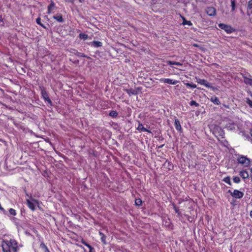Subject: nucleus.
I'll return each instance as SVG.
<instances>
[{"label":"nucleus","mask_w":252,"mask_h":252,"mask_svg":"<svg viewBox=\"0 0 252 252\" xmlns=\"http://www.w3.org/2000/svg\"><path fill=\"white\" fill-rule=\"evenodd\" d=\"M142 201L140 198H137L135 200V204L136 206H140L142 205Z\"/></svg>","instance_id":"nucleus-32"},{"label":"nucleus","mask_w":252,"mask_h":252,"mask_svg":"<svg viewBox=\"0 0 252 252\" xmlns=\"http://www.w3.org/2000/svg\"><path fill=\"white\" fill-rule=\"evenodd\" d=\"M244 79V82L246 85H249L252 86V76L249 72L241 74Z\"/></svg>","instance_id":"nucleus-7"},{"label":"nucleus","mask_w":252,"mask_h":252,"mask_svg":"<svg viewBox=\"0 0 252 252\" xmlns=\"http://www.w3.org/2000/svg\"><path fill=\"white\" fill-rule=\"evenodd\" d=\"M189 105L190 106H195L196 107H198L199 105L198 103H197L195 100H191L190 102H189Z\"/></svg>","instance_id":"nucleus-36"},{"label":"nucleus","mask_w":252,"mask_h":252,"mask_svg":"<svg viewBox=\"0 0 252 252\" xmlns=\"http://www.w3.org/2000/svg\"><path fill=\"white\" fill-rule=\"evenodd\" d=\"M44 252H50L49 250L48 249V248H47V249L45 250Z\"/></svg>","instance_id":"nucleus-41"},{"label":"nucleus","mask_w":252,"mask_h":252,"mask_svg":"<svg viewBox=\"0 0 252 252\" xmlns=\"http://www.w3.org/2000/svg\"><path fill=\"white\" fill-rule=\"evenodd\" d=\"M205 12L209 16H214L216 15V9L214 7L209 6L206 7Z\"/></svg>","instance_id":"nucleus-9"},{"label":"nucleus","mask_w":252,"mask_h":252,"mask_svg":"<svg viewBox=\"0 0 252 252\" xmlns=\"http://www.w3.org/2000/svg\"><path fill=\"white\" fill-rule=\"evenodd\" d=\"M40 90L41 91V95L43 99L45 101H47L51 106H52L53 105V103L50 98H49L48 94L45 90L44 87H40Z\"/></svg>","instance_id":"nucleus-5"},{"label":"nucleus","mask_w":252,"mask_h":252,"mask_svg":"<svg viewBox=\"0 0 252 252\" xmlns=\"http://www.w3.org/2000/svg\"><path fill=\"white\" fill-rule=\"evenodd\" d=\"M196 82L198 84L203 85L207 88H210L212 89L213 90H215V89H216L215 87L211 86L210 85V84L207 80H206L205 79L197 78H196Z\"/></svg>","instance_id":"nucleus-8"},{"label":"nucleus","mask_w":252,"mask_h":252,"mask_svg":"<svg viewBox=\"0 0 252 252\" xmlns=\"http://www.w3.org/2000/svg\"><path fill=\"white\" fill-rule=\"evenodd\" d=\"M173 209H174V211H175L176 213L177 214L178 216H181V213L180 211V210L178 209V208L176 206V205L175 204H173Z\"/></svg>","instance_id":"nucleus-27"},{"label":"nucleus","mask_w":252,"mask_h":252,"mask_svg":"<svg viewBox=\"0 0 252 252\" xmlns=\"http://www.w3.org/2000/svg\"><path fill=\"white\" fill-rule=\"evenodd\" d=\"M169 65H182V64L179 62H176L174 61H168L166 62Z\"/></svg>","instance_id":"nucleus-25"},{"label":"nucleus","mask_w":252,"mask_h":252,"mask_svg":"<svg viewBox=\"0 0 252 252\" xmlns=\"http://www.w3.org/2000/svg\"><path fill=\"white\" fill-rule=\"evenodd\" d=\"M118 115V114L117 112L115 110L111 111L109 114V116L113 118L117 117Z\"/></svg>","instance_id":"nucleus-26"},{"label":"nucleus","mask_w":252,"mask_h":252,"mask_svg":"<svg viewBox=\"0 0 252 252\" xmlns=\"http://www.w3.org/2000/svg\"><path fill=\"white\" fill-rule=\"evenodd\" d=\"M251 172H252V169H251Z\"/></svg>","instance_id":"nucleus-48"},{"label":"nucleus","mask_w":252,"mask_h":252,"mask_svg":"<svg viewBox=\"0 0 252 252\" xmlns=\"http://www.w3.org/2000/svg\"><path fill=\"white\" fill-rule=\"evenodd\" d=\"M222 181L230 186H231L232 185V183L231 182V178L229 176L225 177V178H224L222 179Z\"/></svg>","instance_id":"nucleus-24"},{"label":"nucleus","mask_w":252,"mask_h":252,"mask_svg":"<svg viewBox=\"0 0 252 252\" xmlns=\"http://www.w3.org/2000/svg\"><path fill=\"white\" fill-rule=\"evenodd\" d=\"M218 26L220 29L224 30L228 34L231 33L235 31L231 26L227 24L220 23L218 24Z\"/></svg>","instance_id":"nucleus-4"},{"label":"nucleus","mask_w":252,"mask_h":252,"mask_svg":"<svg viewBox=\"0 0 252 252\" xmlns=\"http://www.w3.org/2000/svg\"><path fill=\"white\" fill-rule=\"evenodd\" d=\"M91 46L94 47H99L102 46V42L97 41H94L92 42H91Z\"/></svg>","instance_id":"nucleus-21"},{"label":"nucleus","mask_w":252,"mask_h":252,"mask_svg":"<svg viewBox=\"0 0 252 252\" xmlns=\"http://www.w3.org/2000/svg\"><path fill=\"white\" fill-rule=\"evenodd\" d=\"M228 192L231 195V193H233V192H232L231 190L230 189L228 190Z\"/></svg>","instance_id":"nucleus-42"},{"label":"nucleus","mask_w":252,"mask_h":252,"mask_svg":"<svg viewBox=\"0 0 252 252\" xmlns=\"http://www.w3.org/2000/svg\"><path fill=\"white\" fill-rule=\"evenodd\" d=\"M36 23L40 25V26H41L42 27H43V28L44 29H46V27L45 26V25L44 24H43L41 22V19L40 17H38L36 19Z\"/></svg>","instance_id":"nucleus-31"},{"label":"nucleus","mask_w":252,"mask_h":252,"mask_svg":"<svg viewBox=\"0 0 252 252\" xmlns=\"http://www.w3.org/2000/svg\"><path fill=\"white\" fill-rule=\"evenodd\" d=\"M137 129L140 132H147L148 133H151V131L148 129L144 127L143 125L139 122L138 126L137 127Z\"/></svg>","instance_id":"nucleus-15"},{"label":"nucleus","mask_w":252,"mask_h":252,"mask_svg":"<svg viewBox=\"0 0 252 252\" xmlns=\"http://www.w3.org/2000/svg\"><path fill=\"white\" fill-rule=\"evenodd\" d=\"M250 133H251V136H252V129L251 130Z\"/></svg>","instance_id":"nucleus-47"},{"label":"nucleus","mask_w":252,"mask_h":252,"mask_svg":"<svg viewBox=\"0 0 252 252\" xmlns=\"http://www.w3.org/2000/svg\"><path fill=\"white\" fill-rule=\"evenodd\" d=\"M75 55L77 56L78 57H84V58H88V59L90 58L89 57H88L85 54L82 53H80V52H76V53H75Z\"/></svg>","instance_id":"nucleus-29"},{"label":"nucleus","mask_w":252,"mask_h":252,"mask_svg":"<svg viewBox=\"0 0 252 252\" xmlns=\"http://www.w3.org/2000/svg\"><path fill=\"white\" fill-rule=\"evenodd\" d=\"M125 91L126 92L127 94H128L129 96H131V95H134L136 94L137 93L136 91L133 89H126Z\"/></svg>","instance_id":"nucleus-22"},{"label":"nucleus","mask_w":252,"mask_h":252,"mask_svg":"<svg viewBox=\"0 0 252 252\" xmlns=\"http://www.w3.org/2000/svg\"><path fill=\"white\" fill-rule=\"evenodd\" d=\"M231 196L237 199H241L243 197L244 193L238 189H234Z\"/></svg>","instance_id":"nucleus-11"},{"label":"nucleus","mask_w":252,"mask_h":252,"mask_svg":"<svg viewBox=\"0 0 252 252\" xmlns=\"http://www.w3.org/2000/svg\"><path fill=\"white\" fill-rule=\"evenodd\" d=\"M160 82L167 83L168 84L171 85H176L178 83H179V81L176 80H173L170 78H161L159 80Z\"/></svg>","instance_id":"nucleus-10"},{"label":"nucleus","mask_w":252,"mask_h":252,"mask_svg":"<svg viewBox=\"0 0 252 252\" xmlns=\"http://www.w3.org/2000/svg\"><path fill=\"white\" fill-rule=\"evenodd\" d=\"M84 0H79V1L80 2V3H83L84 2Z\"/></svg>","instance_id":"nucleus-45"},{"label":"nucleus","mask_w":252,"mask_h":252,"mask_svg":"<svg viewBox=\"0 0 252 252\" xmlns=\"http://www.w3.org/2000/svg\"><path fill=\"white\" fill-rule=\"evenodd\" d=\"M210 101L216 105H220V104L219 98L216 96H212L210 98Z\"/></svg>","instance_id":"nucleus-18"},{"label":"nucleus","mask_w":252,"mask_h":252,"mask_svg":"<svg viewBox=\"0 0 252 252\" xmlns=\"http://www.w3.org/2000/svg\"><path fill=\"white\" fill-rule=\"evenodd\" d=\"M40 248L43 249L44 251L48 248L47 246L43 243L42 242L40 245Z\"/></svg>","instance_id":"nucleus-37"},{"label":"nucleus","mask_w":252,"mask_h":252,"mask_svg":"<svg viewBox=\"0 0 252 252\" xmlns=\"http://www.w3.org/2000/svg\"><path fill=\"white\" fill-rule=\"evenodd\" d=\"M174 126H175L176 129L178 131H179L180 132H182V128L181 126L180 122L178 119H175Z\"/></svg>","instance_id":"nucleus-14"},{"label":"nucleus","mask_w":252,"mask_h":252,"mask_svg":"<svg viewBox=\"0 0 252 252\" xmlns=\"http://www.w3.org/2000/svg\"><path fill=\"white\" fill-rule=\"evenodd\" d=\"M230 1H231V10L232 11H233L236 9V0H230Z\"/></svg>","instance_id":"nucleus-28"},{"label":"nucleus","mask_w":252,"mask_h":252,"mask_svg":"<svg viewBox=\"0 0 252 252\" xmlns=\"http://www.w3.org/2000/svg\"><path fill=\"white\" fill-rule=\"evenodd\" d=\"M79 37L84 40H86L88 38V35L87 34L81 33L79 35Z\"/></svg>","instance_id":"nucleus-30"},{"label":"nucleus","mask_w":252,"mask_h":252,"mask_svg":"<svg viewBox=\"0 0 252 252\" xmlns=\"http://www.w3.org/2000/svg\"><path fill=\"white\" fill-rule=\"evenodd\" d=\"M239 175L243 179H246L249 177V173L246 170H242L239 172Z\"/></svg>","instance_id":"nucleus-16"},{"label":"nucleus","mask_w":252,"mask_h":252,"mask_svg":"<svg viewBox=\"0 0 252 252\" xmlns=\"http://www.w3.org/2000/svg\"><path fill=\"white\" fill-rule=\"evenodd\" d=\"M1 246L3 252H17L18 249V243L13 239L3 241Z\"/></svg>","instance_id":"nucleus-1"},{"label":"nucleus","mask_w":252,"mask_h":252,"mask_svg":"<svg viewBox=\"0 0 252 252\" xmlns=\"http://www.w3.org/2000/svg\"><path fill=\"white\" fill-rule=\"evenodd\" d=\"M246 101L247 103L248 104H249L250 107L252 108V101L249 98H247L246 99Z\"/></svg>","instance_id":"nucleus-39"},{"label":"nucleus","mask_w":252,"mask_h":252,"mask_svg":"<svg viewBox=\"0 0 252 252\" xmlns=\"http://www.w3.org/2000/svg\"><path fill=\"white\" fill-rule=\"evenodd\" d=\"M213 133L218 138H223L224 136V131L223 129L218 126H215L213 129Z\"/></svg>","instance_id":"nucleus-3"},{"label":"nucleus","mask_w":252,"mask_h":252,"mask_svg":"<svg viewBox=\"0 0 252 252\" xmlns=\"http://www.w3.org/2000/svg\"><path fill=\"white\" fill-rule=\"evenodd\" d=\"M0 21H2V17L0 16Z\"/></svg>","instance_id":"nucleus-46"},{"label":"nucleus","mask_w":252,"mask_h":252,"mask_svg":"<svg viewBox=\"0 0 252 252\" xmlns=\"http://www.w3.org/2000/svg\"><path fill=\"white\" fill-rule=\"evenodd\" d=\"M247 8L248 9H252V0H250L248 2Z\"/></svg>","instance_id":"nucleus-38"},{"label":"nucleus","mask_w":252,"mask_h":252,"mask_svg":"<svg viewBox=\"0 0 252 252\" xmlns=\"http://www.w3.org/2000/svg\"><path fill=\"white\" fill-rule=\"evenodd\" d=\"M56 8L57 7L55 2L51 0L50 4L48 6L47 14H49L51 13L52 11Z\"/></svg>","instance_id":"nucleus-13"},{"label":"nucleus","mask_w":252,"mask_h":252,"mask_svg":"<svg viewBox=\"0 0 252 252\" xmlns=\"http://www.w3.org/2000/svg\"><path fill=\"white\" fill-rule=\"evenodd\" d=\"M26 204L28 207L32 211L35 210V205H38L39 201L35 199H32L31 200L30 199L26 200Z\"/></svg>","instance_id":"nucleus-6"},{"label":"nucleus","mask_w":252,"mask_h":252,"mask_svg":"<svg viewBox=\"0 0 252 252\" xmlns=\"http://www.w3.org/2000/svg\"><path fill=\"white\" fill-rule=\"evenodd\" d=\"M233 181L235 183H236V184L239 183L241 181L240 178L238 176L233 177Z\"/></svg>","instance_id":"nucleus-34"},{"label":"nucleus","mask_w":252,"mask_h":252,"mask_svg":"<svg viewBox=\"0 0 252 252\" xmlns=\"http://www.w3.org/2000/svg\"><path fill=\"white\" fill-rule=\"evenodd\" d=\"M164 144H162V145H159V146H157V151H158V149L162 148L163 146H164Z\"/></svg>","instance_id":"nucleus-40"},{"label":"nucleus","mask_w":252,"mask_h":252,"mask_svg":"<svg viewBox=\"0 0 252 252\" xmlns=\"http://www.w3.org/2000/svg\"><path fill=\"white\" fill-rule=\"evenodd\" d=\"M81 242L84 244L85 246H87L90 250V252H92L93 250L94 249L93 247L91 246L90 244L87 243L83 239H82Z\"/></svg>","instance_id":"nucleus-23"},{"label":"nucleus","mask_w":252,"mask_h":252,"mask_svg":"<svg viewBox=\"0 0 252 252\" xmlns=\"http://www.w3.org/2000/svg\"><path fill=\"white\" fill-rule=\"evenodd\" d=\"M9 214L11 215H12V216H16L17 213H16V212L15 211V209H13V208H10L9 210Z\"/></svg>","instance_id":"nucleus-35"},{"label":"nucleus","mask_w":252,"mask_h":252,"mask_svg":"<svg viewBox=\"0 0 252 252\" xmlns=\"http://www.w3.org/2000/svg\"><path fill=\"white\" fill-rule=\"evenodd\" d=\"M163 167L167 170H172L174 168V165L171 161L166 160L163 164Z\"/></svg>","instance_id":"nucleus-12"},{"label":"nucleus","mask_w":252,"mask_h":252,"mask_svg":"<svg viewBox=\"0 0 252 252\" xmlns=\"http://www.w3.org/2000/svg\"><path fill=\"white\" fill-rule=\"evenodd\" d=\"M181 17H182V19L183 20V22H182V25H187L189 26L192 25V22L190 21L187 20L185 18V17H184V16H181Z\"/></svg>","instance_id":"nucleus-20"},{"label":"nucleus","mask_w":252,"mask_h":252,"mask_svg":"<svg viewBox=\"0 0 252 252\" xmlns=\"http://www.w3.org/2000/svg\"><path fill=\"white\" fill-rule=\"evenodd\" d=\"M53 18L59 22L63 23L64 22L63 15L61 14H58L56 15H54Z\"/></svg>","instance_id":"nucleus-17"},{"label":"nucleus","mask_w":252,"mask_h":252,"mask_svg":"<svg viewBox=\"0 0 252 252\" xmlns=\"http://www.w3.org/2000/svg\"><path fill=\"white\" fill-rule=\"evenodd\" d=\"M186 85L187 87H190V88H193V89L196 88V85L195 84H193L192 83H187L186 84Z\"/></svg>","instance_id":"nucleus-33"},{"label":"nucleus","mask_w":252,"mask_h":252,"mask_svg":"<svg viewBox=\"0 0 252 252\" xmlns=\"http://www.w3.org/2000/svg\"><path fill=\"white\" fill-rule=\"evenodd\" d=\"M193 46L196 47H198L199 46V45H197V44H194Z\"/></svg>","instance_id":"nucleus-43"},{"label":"nucleus","mask_w":252,"mask_h":252,"mask_svg":"<svg viewBox=\"0 0 252 252\" xmlns=\"http://www.w3.org/2000/svg\"><path fill=\"white\" fill-rule=\"evenodd\" d=\"M238 164H240L243 167H249L252 164V161L246 156L242 155H238L236 158Z\"/></svg>","instance_id":"nucleus-2"},{"label":"nucleus","mask_w":252,"mask_h":252,"mask_svg":"<svg viewBox=\"0 0 252 252\" xmlns=\"http://www.w3.org/2000/svg\"><path fill=\"white\" fill-rule=\"evenodd\" d=\"M250 216L251 218H252V210L250 212Z\"/></svg>","instance_id":"nucleus-44"},{"label":"nucleus","mask_w":252,"mask_h":252,"mask_svg":"<svg viewBox=\"0 0 252 252\" xmlns=\"http://www.w3.org/2000/svg\"><path fill=\"white\" fill-rule=\"evenodd\" d=\"M99 235H100V240H101V242L104 244V245H106V236L105 235V234L102 233V232L101 231H99Z\"/></svg>","instance_id":"nucleus-19"}]
</instances>
